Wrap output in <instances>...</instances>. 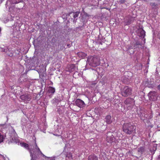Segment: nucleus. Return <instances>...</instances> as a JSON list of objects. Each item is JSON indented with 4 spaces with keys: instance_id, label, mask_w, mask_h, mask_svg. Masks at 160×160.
Here are the masks:
<instances>
[{
    "instance_id": "8",
    "label": "nucleus",
    "mask_w": 160,
    "mask_h": 160,
    "mask_svg": "<svg viewBox=\"0 0 160 160\" xmlns=\"http://www.w3.org/2000/svg\"><path fill=\"white\" fill-rule=\"evenodd\" d=\"M137 113L142 119H144V118H147L145 116V111L143 109L140 108L137 110Z\"/></svg>"
},
{
    "instance_id": "27",
    "label": "nucleus",
    "mask_w": 160,
    "mask_h": 160,
    "mask_svg": "<svg viewBox=\"0 0 160 160\" xmlns=\"http://www.w3.org/2000/svg\"><path fill=\"white\" fill-rule=\"evenodd\" d=\"M127 107L128 108V109H130L132 107V106H127Z\"/></svg>"
},
{
    "instance_id": "13",
    "label": "nucleus",
    "mask_w": 160,
    "mask_h": 160,
    "mask_svg": "<svg viewBox=\"0 0 160 160\" xmlns=\"http://www.w3.org/2000/svg\"><path fill=\"white\" fill-rule=\"evenodd\" d=\"M77 55L79 57L84 58L87 56V54L82 52H79L78 53Z\"/></svg>"
},
{
    "instance_id": "19",
    "label": "nucleus",
    "mask_w": 160,
    "mask_h": 160,
    "mask_svg": "<svg viewBox=\"0 0 160 160\" xmlns=\"http://www.w3.org/2000/svg\"><path fill=\"white\" fill-rule=\"evenodd\" d=\"M80 12H73V17L74 18H76L77 17L79 14Z\"/></svg>"
},
{
    "instance_id": "28",
    "label": "nucleus",
    "mask_w": 160,
    "mask_h": 160,
    "mask_svg": "<svg viewBox=\"0 0 160 160\" xmlns=\"http://www.w3.org/2000/svg\"><path fill=\"white\" fill-rule=\"evenodd\" d=\"M50 160H55L54 157L51 158Z\"/></svg>"
},
{
    "instance_id": "10",
    "label": "nucleus",
    "mask_w": 160,
    "mask_h": 160,
    "mask_svg": "<svg viewBox=\"0 0 160 160\" xmlns=\"http://www.w3.org/2000/svg\"><path fill=\"white\" fill-rule=\"evenodd\" d=\"M106 140L108 142L111 143L114 142L115 138L112 134L110 136L107 137Z\"/></svg>"
},
{
    "instance_id": "29",
    "label": "nucleus",
    "mask_w": 160,
    "mask_h": 160,
    "mask_svg": "<svg viewBox=\"0 0 160 160\" xmlns=\"http://www.w3.org/2000/svg\"><path fill=\"white\" fill-rule=\"evenodd\" d=\"M158 88L159 90H160V85L158 86Z\"/></svg>"
},
{
    "instance_id": "16",
    "label": "nucleus",
    "mask_w": 160,
    "mask_h": 160,
    "mask_svg": "<svg viewBox=\"0 0 160 160\" xmlns=\"http://www.w3.org/2000/svg\"><path fill=\"white\" fill-rule=\"evenodd\" d=\"M139 31L140 32V36L144 37L145 35V31L143 29H140Z\"/></svg>"
},
{
    "instance_id": "20",
    "label": "nucleus",
    "mask_w": 160,
    "mask_h": 160,
    "mask_svg": "<svg viewBox=\"0 0 160 160\" xmlns=\"http://www.w3.org/2000/svg\"><path fill=\"white\" fill-rule=\"evenodd\" d=\"M20 145L22 147H24L26 148L28 147V145L25 143H21Z\"/></svg>"
},
{
    "instance_id": "11",
    "label": "nucleus",
    "mask_w": 160,
    "mask_h": 160,
    "mask_svg": "<svg viewBox=\"0 0 160 160\" xmlns=\"http://www.w3.org/2000/svg\"><path fill=\"white\" fill-rule=\"evenodd\" d=\"M105 121L108 124H111L112 122L111 117L110 115H107L105 118Z\"/></svg>"
},
{
    "instance_id": "15",
    "label": "nucleus",
    "mask_w": 160,
    "mask_h": 160,
    "mask_svg": "<svg viewBox=\"0 0 160 160\" xmlns=\"http://www.w3.org/2000/svg\"><path fill=\"white\" fill-rule=\"evenodd\" d=\"M55 91V89L54 88L50 87L48 89V92L49 93H53Z\"/></svg>"
},
{
    "instance_id": "24",
    "label": "nucleus",
    "mask_w": 160,
    "mask_h": 160,
    "mask_svg": "<svg viewBox=\"0 0 160 160\" xmlns=\"http://www.w3.org/2000/svg\"><path fill=\"white\" fill-rule=\"evenodd\" d=\"M130 100L129 98L127 99L125 101L124 103L127 105H128L130 102Z\"/></svg>"
},
{
    "instance_id": "7",
    "label": "nucleus",
    "mask_w": 160,
    "mask_h": 160,
    "mask_svg": "<svg viewBox=\"0 0 160 160\" xmlns=\"http://www.w3.org/2000/svg\"><path fill=\"white\" fill-rule=\"evenodd\" d=\"M74 105L80 108H82L85 106V104L84 102L81 99H77L74 103Z\"/></svg>"
},
{
    "instance_id": "6",
    "label": "nucleus",
    "mask_w": 160,
    "mask_h": 160,
    "mask_svg": "<svg viewBox=\"0 0 160 160\" xmlns=\"http://www.w3.org/2000/svg\"><path fill=\"white\" fill-rule=\"evenodd\" d=\"M149 99L151 101H154L158 98V95L155 92H150L148 94Z\"/></svg>"
},
{
    "instance_id": "23",
    "label": "nucleus",
    "mask_w": 160,
    "mask_h": 160,
    "mask_svg": "<svg viewBox=\"0 0 160 160\" xmlns=\"http://www.w3.org/2000/svg\"><path fill=\"white\" fill-rule=\"evenodd\" d=\"M66 157H68L69 158H72V156L70 152L68 153L66 155Z\"/></svg>"
},
{
    "instance_id": "4",
    "label": "nucleus",
    "mask_w": 160,
    "mask_h": 160,
    "mask_svg": "<svg viewBox=\"0 0 160 160\" xmlns=\"http://www.w3.org/2000/svg\"><path fill=\"white\" fill-rule=\"evenodd\" d=\"M132 92V90L128 86H126L123 88L121 93L123 96L126 97L131 95Z\"/></svg>"
},
{
    "instance_id": "21",
    "label": "nucleus",
    "mask_w": 160,
    "mask_h": 160,
    "mask_svg": "<svg viewBox=\"0 0 160 160\" xmlns=\"http://www.w3.org/2000/svg\"><path fill=\"white\" fill-rule=\"evenodd\" d=\"M12 134H13V136H12V135H11V134L10 135V137H11V138L12 139V140H13L14 139H15L14 138V137H15V136H16V133L15 132V131H13L12 132Z\"/></svg>"
},
{
    "instance_id": "17",
    "label": "nucleus",
    "mask_w": 160,
    "mask_h": 160,
    "mask_svg": "<svg viewBox=\"0 0 160 160\" xmlns=\"http://www.w3.org/2000/svg\"><path fill=\"white\" fill-rule=\"evenodd\" d=\"M145 148L144 147H141L138 148V152L142 153L144 151Z\"/></svg>"
},
{
    "instance_id": "32",
    "label": "nucleus",
    "mask_w": 160,
    "mask_h": 160,
    "mask_svg": "<svg viewBox=\"0 0 160 160\" xmlns=\"http://www.w3.org/2000/svg\"><path fill=\"white\" fill-rule=\"evenodd\" d=\"M1 1H3L4 0H1Z\"/></svg>"
},
{
    "instance_id": "9",
    "label": "nucleus",
    "mask_w": 160,
    "mask_h": 160,
    "mask_svg": "<svg viewBox=\"0 0 160 160\" xmlns=\"http://www.w3.org/2000/svg\"><path fill=\"white\" fill-rule=\"evenodd\" d=\"M68 71L69 72H71L75 71H77V68L74 64L70 65L68 66Z\"/></svg>"
},
{
    "instance_id": "22",
    "label": "nucleus",
    "mask_w": 160,
    "mask_h": 160,
    "mask_svg": "<svg viewBox=\"0 0 160 160\" xmlns=\"http://www.w3.org/2000/svg\"><path fill=\"white\" fill-rule=\"evenodd\" d=\"M4 139V136L2 135L1 133H0V143L3 142Z\"/></svg>"
},
{
    "instance_id": "30",
    "label": "nucleus",
    "mask_w": 160,
    "mask_h": 160,
    "mask_svg": "<svg viewBox=\"0 0 160 160\" xmlns=\"http://www.w3.org/2000/svg\"><path fill=\"white\" fill-rule=\"evenodd\" d=\"M158 160H160V155L158 157Z\"/></svg>"
},
{
    "instance_id": "14",
    "label": "nucleus",
    "mask_w": 160,
    "mask_h": 160,
    "mask_svg": "<svg viewBox=\"0 0 160 160\" xmlns=\"http://www.w3.org/2000/svg\"><path fill=\"white\" fill-rule=\"evenodd\" d=\"M20 2L19 0H9L7 1V3L8 4L9 2L10 3L16 4L19 3Z\"/></svg>"
},
{
    "instance_id": "5",
    "label": "nucleus",
    "mask_w": 160,
    "mask_h": 160,
    "mask_svg": "<svg viewBox=\"0 0 160 160\" xmlns=\"http://www.w3.org/2000/svg\"><path fill=\"white\" fill-rule=\"evenodd\" d=\"M20 98L24 102L27 103L30 101L32 98V96L31 95L29 94L25 93L21 95L20 97Z\"/></svg>"
},
{
    "instance_id": "2",
    "label": "nucleus",
    "mask_w": 160,
    "mask_h": 160,
    "mask_svg": "<svg viewBox=\"0 0 160 160\" xmlns=\"http://www.w3.org/2000/svg\"><path fill=\"white\" fill-rule=\"evenodd\" d=\"M122 129L125 132L130 134L135 130V128L131 123H125L123 125Z\"/></svg>"
},
{
    "instance_id": "18",
    "label": "nucleus",
    "mask_w": 160,
    "mask_h": 160,
    "mask_svg": "<svg viewBox=\"0 0 160 160\" xmlns=\"http://www.w3.org/2000/svg\"><path fill=\"white\" fill-rule=\"evenodd\" d=\"M150 5L152 8H157V6L158 5L157 4L152 2L150 3Z\"/></svg>"
},
{
    "instance_id": "26",
    "label": "nucleus",
    "mask_w": 160,
    "mask_h": 160,
    "mask_svg": "<svg viewBox=\"0 0 160 160\" xmlns=\"http://www.w3.org/2000/svg\"><path fill=\"white\" fill-rule=\"evenodd\" d=\"M2 51H3V52H7V49H5V48H2Z\"/></svg>"
},
{
    "instance_id": "3",
    "label": "nucleus",
    "mask_w": 160,
    "mask_h": 160,
    "mask_svg": "<svg viewBox=\"0 0 160 160\" xmlns=\"http://www.w3.org/2000/svg\"><path fill=\"white\" fill-rule=\"evenodd\" d=\"M87 63L90 66L95 67L100 64V59L96 57H90L88 58Z\"/></svg>"
},
{
    "instance_id": "31",
    "label": "nucleus",
    "mask_w": 160,
    "mask_h": 160,
    "mask_svg": "<svg viewBox=\"0 0 160 160\" xmlns=\"http://www.w3.org/2000/svg\"><path fill=\"white\" fill-rule=\"evenodd\" d=\"M66 148V145H65V147L64 148V150H65V148Z\"/></svg>"
},
{
    "instance_id": "12",
    "label": "nucleus",
    "mask_w": 160,
    "mask_h": 160,
    "mask_svg": "<svg viewBox=\"0 0 160 160\" xmlns=\"http://www.w3.org/2000/svg\"><path fill=\"white\" fill-rule=\"evenodd\" d=\"M88 160H98V158L94 155H91L88 157Z\"/></svg>"
},
{
    "instance_id": "1",
    "label": "nucleus",
    "mask_w": 160,
    "mask_h": 160,
    "mask_svg": "<svg viewBox=\"0 0 160 160\" xmlns=\"http://www.w3.org/2000/svg\"><path fill=\"white\" fill-rule=\"evenodd\" d=\"M32 149H30L29 152L31 154L30 156L32 158L31 160H34V158H37L39 155L41 154L43 156H45L41 151L40 150L39 148L38 147L36 142H35V147Z\"/></svg>"
},
{
    "instance_id": "25",
    "label": "nucleus",
    "mask_w": 160,
    "mask_h": 160,
    "mask_svg": "<svg viewBox=\"0 0 160 160\" xmlns=\"http://www.w3.org/2000/svg\"><path fill=\"white\" fill-rule=\"evenodd\" d=\"M125 2V0H120L119 1V2L120 3H123Z\"/></svg>"
}]
</instances>
